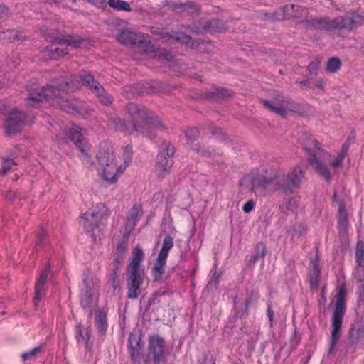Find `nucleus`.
Here are the masks:
<instances>
[{
  "label": "nucleus",
  "mask_w": 364,
  "mask_h": 364,
  "mask_svg": "<svg viewBox=\"0 0 364 364\" xmlns=\"http://www.w3.org/2000/svg\"><path fill=\"white\" fill-rule=\"evenodd\" d=\"M81 82L72 81L62 85L58 81L53 82L46 87H39L37 85H31L28 87L29 97L26 100L27 105L30 107H40V103L44 100L51 106L58 107L65 112L74 114L79 112L76 100L65 98L64 93L73 92L80 88L81 85L87 86L97 95L99 100L105 105L112 102V98L104 88L96 82L93 77L85 73L80 75Z\"/></svg>",
  "instance_id": "1"
},
{
  "label": "nucleus",
  "mask_w": 364,
  "mask_h": 364,
  "mask_svg": "<svg viewBox=\"0 0 364 364\" xmlns=\"http://www.w3.org/2000/svg\"><path fill=\"white\" fill-rule=\"evenodd\" d=\"M127 111L133 120V123L127 122L119 117L113 118L109 121V126L117 131L125 134H132L134 132L144 136L152 139L156 133L163 129L159 118L154 115L146 108L129 103L127 106Z\"/></svg>",
  "instance_id": "2"
},
{
  "label": "nucleus",
  "mask_w": 364,
  "mask_h": 364,
  "mask_svg": "<svg viewBox=\"0 0 364 364\" xmlns=\"http://www.w3.org/2000/svg\"><path fill=\"white\" fill-rule=\"evenodd\" d=\"M97 157V170L101 178L106 182L114 184L129 165L132 159V149L131 146L127 145L122 156L117 158L112 144L103 141L100 144Z\"/></svg>",
  "instance_id": "3"
},
{
  "label": "nucleus",
  "mask_w": 364,
  "mask_h": 364,
  "mask_svg": "<svg viewBox=\"0 0 364 364\" xmlns=\"http://www.w3.org/2000/svg\"><path fill=\"white\" fill-rule=\"evenodd\" d=\"M304 150L308 154L310 165L325 179L331 178V173L326 166L328 163L333 168H339L342 166L345 157L347 156L349 144L345 143L341 150L335 156L321 149L320 144L312 137H309L304 144Z\"/></svg>",
  "instance_id": "4"
},
{
  "label": "nucleus",
  "mask_w": 364,
  "mask_h": 364,
  "mask_svg": "<svg viewBox=\"0 0 364 364\" xmlns=\"http://www.w3.org/2000/svg\"><path fill=\"white\" fill-rule=\"evenodd\" d=\"M117 40L121 43L133 46L139 52H141L146 55L151 56L162 63L169 61L173 58L172 54L164 48L156 50L149 36H144L141 33H136L129 30H123L117 36Z\"/></svg>",
  "instance_id": "5"
},
{
  "label": "nucleus",
  "mask_w": 364,
  "mask_h": 364,
  "mask_svg": "<svg viewBox=\"0 0 364 364\" xmlns=\"http://www.w3.org/2000/svg\"><path fill=\"white\" fill-rule=\"evenodd\" d=\"M144 259V252L140 246L134 247L132 252V257L127 266V297L136 299L141 294V286L146 277L144 269L141 267V262Z\"/></svg>",
  "instance_id": "6"
},
{
  "label": "nucleus",
  "mask_w": 364,
  "mask_h": 364,
  "mask_svg": "<svg viewBox=\"0 0 364 364\" xmlns=\"http://www.w3.org/2000/svg\"><path fill=\"white\" fill-rule=\"evenodd\" d=\"M275 179L276 174L269 173L265 167H261L242 177L240 183L257 196H264L267 193V188Z\"/></svg>",
  "instance_id": "7"
},
{
  "label": "nucleus",
  "mask_w": 364,
  "mask_h": 364,
  "mask_svg": "<svg viewBox=\"0 0 364 364\" xmlns=\"http://www.w3.org/2000/svg\"><path fill=\"white\" fill-rule=\"evenodd\" d=\"M109 215L107 207L103 203H98L88 211L85 213L80 218V223L82 224L86 232L91 233L93 240H96L95 231L102 230L105 222Z\"/></svg>",
  "instance_id": "8"
},
{
  "label": "nucleus",
  "mask_w": 364,
  "mask_h": 364,
  "mask_svg": "<svg viewBox=\"0 0 364 364\" xmlns=\"http://www.w3.org/2000/svg\"><path fill=\"white\" fill-rule=\"evenodd\" d=\"M346 287L343 284L341 285L337 289L336 306L332 318V330L328 349L329 354L334 352V348L340 338L343 318L346 311Z\"/></svg>",
  "instance_id": "9"
},
{
  "label": "nucleus",
  "mask_w": 364,
  "mask_h": 364,
  "mask_svg": "<svg viewBox=\"0 0 364 364\" xmlns=\"http://www.w3.org/2000/svg\"><path fill=\"white\" fill-rule=\"evenodd\" d=\"M364 23V16L354 14L353 16L338 17L333 20L328 18L314 19L311 21L313 27L317 29H341L351 30Z\"/></svg>",
  "instance_id": "10"
},
{
  "label": "nucleus",
  "mask_w": 364,
  "mask_h": 364,
  "mask_svg": "<svg viewBox=\"0 0 364 364\" xmlns=\"http://www.w3.org/2000/svg\"><path fill=\"white\" fill-rule=\"evenodd\" d=\"M99 282L97 278L91 274L87 275L83 279V288L80 294L82 307L92 315V310L97 304Z\"/></svg>",
  "instance_id": "11"
},
{
  "label": "nucleus",
  "mask_w": 364,
  "mask_h": 364,
  "mask_svg": "<svg viewBox=\"0 0 364 364\" xmlns=\"http://www.w3.org/2000/svg\"><path fill=\"white\" fill-rule=\"evenodd\" d=\"M173 146L169 142H164L156 157L154 167L155 173L158 177L164 178L170 174L173 164Z\"/></svg>",
  "instance_id": "12"
},
{
  "label": "nucleus",
  "mask_w": 364,
  "mask_h": 364,
  "mask_svg": "<svg viewBox=\"0 0 364 364\" xmlns=\"http://www.w3.org/2000/svg\"><path fill=\"white\" fill-rule=\"evenodd\" d=\"M166 346L164 340L157 335L149 337L148 353L144 364H160L166 360Z\"/></svg>",
  "instance_id": "13"
},
{
  "label": "nucleus",
  "mask_w": 364,
  "mask_h": 364,
  "mask_svg": "<svg viewBox=\"0 0 364 364\" xmlns=\"http://www.w3.org/2000/svg\"><path fill=\"white\" fill-rule=\"evenodd\" d=\"M0 113L6 116L4 127L7 135L18 132L22 123L32 122V120L27 121L23 113L16 109L10 108L1 102H0Z\"/></svg>",
  "instance_id": "14"
},
{
  "label": "nucleus",
  "mask_w": 364,
  "mask_h": 364,
  "mask_svg": "<svg viewBox=\"0 0 364 364\" xmlns=\"http://www.w3.org/2000/svg\"><path fill=\"white\" fill-rule=\"evenodd\" d=\"M62 139L67 142L68 140L73 141L80 151V157L82 159H88L90 157V147L82 137L81 128L76 124H73L65 129L62 134Z\"/></svg>",
  "instance_id": "15"
},
{
  "label": "nucleus",
  "mask_w": 364,
  "mask_h": 364,
  "mask_svg": "<svg viewBox=\"0 0 364 364\" xmlns=\"http://www.w3.org/2000/svg\"><path fill=\"white\" fill-rule=\"evenodd\" d=\"M173 246V238L170 235L165 237L161 250L159 252L156 261L153 269L152 275L154 281H160L165 271L167 257L169 251Z\"/></svg>",
  "instance_id": "16"
},
{
  "label": "nucleus",
  "mask_w": 364,
  "mask_h": 364,
  "mask_svg": "<svg viewBox=\"0 0 364 364\" xmlns=\"http://www.w3.org/2000/svg\"><path fill=\"white\" fill-rule=\"evenodd\" d=\"M357 267L355 270V277L358 282L359 299H364V242H358L355 250Z\"/></svg>",
  "instance_id": "17"
},
{
  "label": "nucleus",
  "mask_w": 364,
  "mask_h": 364,
  "mask_svg": "<svg viewBox=\"0 0 364 364\" xmlns=\"http://www.w3.org/2000/svg\"><path fill=\"white\" fill-rule=\"evenodd\" d=\"M57 41L58 46L51 49V50L54 51L53 55L50 56L52 58L63 56L67 54L68 47L78 48L82 43V40L79 36L72 35L62 36L57 38Z\"/></svg>",
  "instance_id": "18"
},
{
  "label": "nucleus",
  "mask_w": 364,
  "mask_h": 364,
  "mask_svg": "<svg viewBox=\"0 0 364 364\" xmlns=\"http://www.w3.org/2000/svg\"><path fill=\"white\" fill-rule=\"evenodd\" d=\"M143 215L142 207L140 203H134L128 211L125 220V237H128L130 232L134 230L137 222Z\"/></svg>",
  "instance_id": "19"
},
{
  "label": "nucleus",
  "mask_w": 364,
  "mask_h": 364,
  "mask_svg": "<svg viewBox=\"0 0 364 364\" xmlns=\"http://www.w3.org/2000/svg\"><path fill=\"white\" fill-rule=\"evenodd\" d=\"M264 105L272 111L275 113L284 117L288 114L289 112L294 111V104L287 99L282 98L278 101H274L272 102H264Z\"/></svg>",
  "instance_id": "20"
},
{
  "label": "nucleus",
  "mask_w": 364,
  "mask_h": 364,
  "mask_svg": "<svg viewBox=\"0 0 364 364\" xmlns=\"http://www.w3.org/2000/svg\"><path fill=\"white\" fill-rule=\"evenodd\" d=\"M128 347L132 362L134 364H140L142 348L140 337L136 334H130L128 339Z\"/></svg>",
  "instance_id": "21"
},
{
  "label": "nucleus",
  "mask_w": 364,
  "mask_h": 364,
  "mask_svg": "<svg viewBox=\"0 0 364 364\" xmlns=\"http://www.w3.org/2000/svg\"><path fill=\"white\" fill-rule=\"evenodd\" d=\"M303 178V171L300 166H296L287 174L285 186L288 189L298 188Z\"/></svg>",
  "instance_id": "22"
},
{
  "label": "nucleus",
  "mask_w": 364,
  "mask_h": 364,
  "mask_svg": "<svg viewBox=\"0 0 364 364\" xmlns=\"http://www.w3.org/2000/svg\"><path fill=\"white\" fill-rule=\"evenodd\" d=\"M49 274V267H45V269L41 272L36 284V289H35V304L37 305V301L41 299V293L44 290V286L47 281V278Z\"/></svg>",
  "instance_id": "23"
},
{
  "label": "nucleus",
  "mask_w": 364,
  "mask_h": 364,
  "mask_svg": "<svg viewBox=\"0 0 364 364\" xmlns=\"http://www.w3.org/2000/svg\"><path fill=\"white\" fill-rule=\"evenodd\" d=\"M161 38L169 43L178 41L185 44H189L191 39L189 35L184 34L183 33H168L163 32L161 33Z\"/></svg>",
  "instance_id": "24"
},
{
  "label": "nucleus",
  "mask_w": 364,
  "mask_h": 364,
  "mask_svg": "<svg viewBox=\"0 0 364 364\" xmlns=\"http://www.w3.org/2000/svg\"><path fill=\"white\" fill-rule=\"evenodd\" d=\"M311 268L310 285L311 288H316L320 277L319 259L318 257H315L311 260Z\"/></svg>",
  "instance_id": "25"
},
{
  "label": "nucleus",
  "mask_w": 364,
  "mask_h": 364,
  "mask_svg": "<svg viewBox=\"0 0 364 364\" xmlns=\"http://www.w3.org/2000/svg\"><path fill=\"white\" fill-rule=\"evenodd\" d=\"M284 11L287 17L300 18L306 15L307 11L305 8L296 4L286 5Z\"/></svg>",
  "instance_id": "26"
},
{
  "label": "nucleus",
  "mask_w": 364,
  "mask_h": 364,
  "mask_svg": "<svg viewBox=\"0 0 364 364\" xmlns=\"http://www.w3.org/2000/svg\"><path fill=\"white\" fill-rule=\"evenodd\" d=\"M173 9L176 12H186L187 14H198L199 8L192 2H185L181 4H173Z\"/></svg>",
  "instance_id": "27"
},
{
  "label": "nucleus",
  "mask_w": 364,
  "mask_h": 364,
  "mask_svg": "<svg viewBox=\"0 0 364 364\" xmlns=\"http://www.w3.org/2000/svg\"><path fill=\"white\" fill-rule=\"evenodd\" d=\"M338 205V226L341 232H346L348 226V213L346 211L345 205L339 200H336Z\"/></svg>",
  "instance_id": "28"
},
{
  "label": "nucleus",
  "mask_w": 364,
  "mask_h": 364,
  "mask_svg": "<svg viewBox=\"0 0 364 364\" xmlns=\"http://www.w3.org/2000/svg\"><path fill=\"white\" fill-rule=\"evenodd\" d=\"M226 28L221 22L212 21L209 23L204 25L202 28L197 27L193 30L195 32H222Z\"/></svg>",
  "instance_id": "29"
},
{
  "label": "nucleus",
  "mask_w": 364,
  "mask_h": 364,
  "mask_svg": "<svg viewBox=\"0 0 364 364\" xmlns=\"http://www.w3.org/2000/svg\"><path fill=\"white\" fill-rule=\"evenodd\" d=\"M124 237L125 240H122L117 245L114 253V262L117 266L120 264L125 258L126 250L127 248V237H126L125 236Z\"/></svg>",
  "instance_id": "30"
},
{
  "label": "nucleus",
  "mask_w": 364,
  "mask_h": 364,
  "mask_svg": "<svg viewBox=\"0 0 364 364\" xmlns=\"http://www.w3.org/2000/svg\"><path fill=\"white\" fill-rule=\"evenodd\" d=\"M95 321L98 330L101 333H105L107 331V314L102 310H98L95 316Z\"/></svg>",
  "instance_id": "31"
},
{
  "label": "nucleus",
  "mask_w": 364,
  "mask_h": 364,
  "mask_svg": "<svg viewBox=\"0 0 364 364\" xmlns=\"http://www.w3.org/2000/svg\"><path fill=\"white\" fill-rule=\"evenodd\" d=\"M108 4L110 7L118 11H129L131 10L129 4L123 0H109Z\"/></svg>",
  "instance_id": "32"
},
{
  "label": "nucleus",
  "mask_w": 364,
  "mask_h": 364,
  "mask_svg": "<svg viewBox=\"0 0 364 364\" xmlns=\"http://www.w3.org/2000/svg\"><path fill=\"white\" fill-rule=\"evenodd\" d=\"M76 338L79 343H86L90 338V331L81 325L77 326Z\"/></svg>",
  "instance_id": "33"
},
{
  "label": "nucleus",
  "mask_w": 364,
  "mask_h": 364,
  "mask_svg": "<svg viewBox=\"0 0 364 364\" xmlns=\"http://www.w3.org/2000/svg\"><path fill=\"white\" fill-rule=\"evenodd\" d=\"M341 68V61L337 58H331L326 63V70L329 73H336Z\"/></svg>",
  "instance_id": "34"
},
{
  "label": "nucleus",
  "mask_w": 364,
  "mask_h": 364,
  "mask_svg": "<svg viewBox=\"0 0 364 364\" xmlns=\"http://www.w3.org/2000/svg\"><path fill=\"white\" fill-rule=\"evenodd\" d=\"M41 351V347L36 346L34 348L29 350L21 354V359L23 361L31 360L36 358L37 353Z\"/></svg>",
  "instance_id": "35"
},
{
  "label": "nucleus",
  "mask_w": 364,
  "mask_h": 364,
  "mask_svg": "<svg viewBox=\"0 0 364 364\" xmlns=\"http://www.w3.org/2000/svg\"><path fill=\"white\" fill-rule=\"evenodd\" d=\"M17 164L11 159H6L4 161L1 168L0 169V174L6 173L10 169H11L13 166H16Z\"/></svg>",
  "instance_id": "36"
},
{
  "label": "nucleus",
  "mask_w": 364,
  "mask_h": 364,
  "mask_svg": "<svg viewBox=\"0 0 364 364\" xmlns=\"http://www.w3.org/2000/svg\"><path fill=\"white\" fill-rule=\"evenodd\" d=\"M199 136V132L196 128L188 129L186 132V137L188 141H193Z\"/></svg>",
  "instance_id": "37"
},
{
  "label": "nucleus",
  "mask_w": 364,
  "mask_h": 364,
  "mask_svg": "<svg viewBox=\"0 0 364 364\" xmlns=\"http://www.w3.org/2000/svg\"><path fill=\"white\" fill-rule=\"evenodd\" d=\"M249 306V301L247 299H245L244 301H241L240 299H237L234 301V306L235 310H237L238 311L241 310L246 311Z\"/></svg>",
  "instance_id": "38"
},
{
  "label": "nucleus",
  "mask_w": 364,
  "mask_h": 364,
  "mask_svg": "<svg viewBox=\"0 0 364 364\" xmlns=\"http://www.w3.org/2000/svg\"><path fill=\"white\" fill-rule=\"evenodd\" d=\"M255 205V203L253 200H247L242 206V210L246 213H250L253 210Z\"/></svg>",
  "instance_id": "39"
},
{
  "label": "nucleus",
  "mask_w": 364,
  "mask_h": 364,
  "mask_svg": "<svg viewBox=\"0 0 364 364\" xmlns=\"http://www.w3.org/2000/svg\"><path fill=\"white\" fill-rule=\"evenodd\" d=\"M354 333L358 336V334L364 333V318L359 322L357 328H354L352 329V336H354Z\"/></svg>",
  "instance_id": "40"
},
{
  "label": "nucleus",
  "mask_w": 364,
  "mask_h": 364,
  "mask_svg": "<svg viewBox=\"0 0 364 364\" xmlns=\"http://www.w3.org/2000/svg\"><path fill=\"white\" fill-rule=\"evenodd\" d=\"M14 31H7L6 32H4L3 35H4L5 36H0V40L6 38V37H8L10 41L11 40V37L13 38V40L21 39V37H19L18 35H14Z\"/></svg>",
  "instance_id": "41"
},
{
  "label": "nucleus",
  "mask_w": 364,
  "mask_h": 364,
  "mask_svg": "<svg viewBox=\"0 0 364 364\" xmlns=\"http://www.w3.org/2000/svg\"><path fill=\"white\" fill-rule=\"evenodd\" d=\"M218 94L223 97H228L231 95L230 92L228 90L224 88L217 89Z\"/></svg>",
  "instance_id": "42"
},
{
  "label": "nucleus",
  "mask_w": 364,
  "mask_h": 364,
  "mask_svg": "<svg viewBox=\"0 0 364 364\" xmlns=\"http://www.w3.org/2000/svg\"><path fill=\"white\" fill-rule=\"evenodd\" d=\"M87 1L98 7H103L106 4L105 0H87Z\"/></svg>",
  "instance_id": "43"
},
{
  "label": "nucleus",
  "mask_w": 364,
  "mask_h": 364,
  "mask_svg": "<svg viewBox=\"0 0 364 364\" xmlns=\"http://www.w3.org/2000/svg\"><path fill=\"white\" fill-rule=\"evenodd\" d=\"M318 65L316 63L311 62L309 63L308 68L311 73H316Z\"/></svg>",
  "instance_id": "44"
},
{
  "label": "nucleus",
  "mask_w": 364,
  "mask_h": 364,
  "mask_svg": "<svg viewBox=\"0 0 364 364\" xmlns=\"http://www.w3.org/2000/svg\"><path fill=\"white\" fill-rule=\"evenodd\" d=\"M297 205V200L296 199H294V202H293V204L291 205V203H289L287 206H286V208L287 210H293L294 208H296Z\"/></svg>",
  "instance_id": "45"
},
{
  "label": "nucleus",
  "mask_w": 364,
  "mask_h": 364,
  "mask_svg": "<svg viewBox=\"0 0 364 364\" xmlns=\"http://www.w3.org/2000/svg\"><path fill=\"white\" fill-rule=\"evenodd\" d=\"M267 316H268L269 321L272 322L273 320V311L271 310L270 308L268 309Z\"/></svg>",
  "instance_id": "46"
},
{
  "label": "nucleus",
  "mask_w": 364,
  "mask_h": 364,
  "mask_svg": "<svg viewBox=\"0 0 364 364\" xmlns=\"http://www.w3.org/2000/svg\"><path fill=\"white\" fill-rule=\"evenodd\" d=\"M0 9L2 10L3 12H7V9L5 6H1Z\"/></svg>",
  "instance_id": "47"
},
{
  "label": "nucleus",
  "mask_w": 364,
  "mask_h": 364,
  "mask_svg": "<svg viewBox=\"0 0 364 364\" xmlns=\"http://www.w3.org/2000/svg\"><path fill=\"white\" fill-rule=\"evenodd\" d=\"M202 154H204V155H205L206 151H202Z\"/></svg>",
  "instance_id": "48"
},
{
  "label": "nucleus",
  "mask_w": 364,
  "mask_h": 364,
  "mask_svg": "<svg viewBox=\"0 0 364 364\" xmlns=\"http://www.w3.org/2000/svg\"><path fill=\"white\" fill-rule=\"evenodd\" d=\"M334 198H335V200H336V193L334 194Z\"/></svg>",
  "instance_id": "49"
},
{
  "label": "nucleus",
  "mask_w": 364,
  "mask_h": 364,
  "mask_svg": "<svg viewBox=\"0 0 364 364\" xmlns=\"http://www.w3.org/2000/svg\"><path fill=\"white\" fill-rule=\"evenodd\" d=\"M213 364H215V363H213Z\"/></svg>",
  "instance_id": "50"
}]
</instances>
